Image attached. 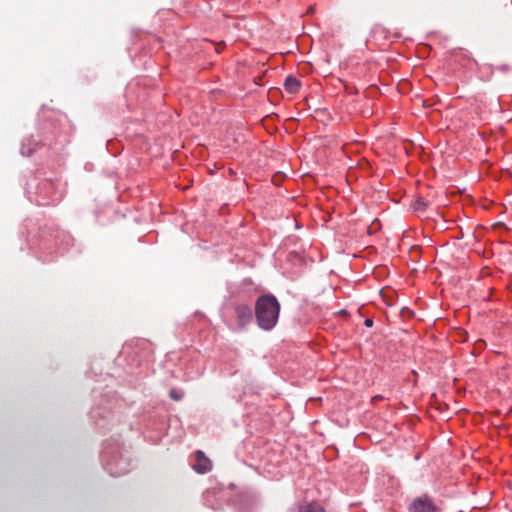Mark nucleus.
Segmentation results:
<instances>
[{
	"instance_id": "nucleus-1",
	"label": "nucleus",
	"mask_w": 512,
	"mask_h": 512,
	"mask_svg": "<svg viewBox=\"0 0 512 512\" xmlns=\"http://www.w3.org/2000/svg\"><path fill=\"white\" fill-rule=\"evenodd\" d=\"M280 305L273 295H263L255 305V315L258 325L264 330L272 329L277 321Z\"/></svg>"
},
{
	"instance_id": "nucleus-2",
	"label": "nucleus",
	"mask_w": 512,
	"mask_h": 512,
	"mask_svg": "<svg viewBox=\"0 0 512 512\" xmlns=\"http://www.w3.org/2000/svg\"><path fill=\"white\" fill-rule=\"evenodd\" d=\"M410 512H440V509L427 496L416 498L409 507Z\"/></svg>"
},
{
	"instance_id": "nucleus-3",
	"label": "nucleus",
	"mask_w": 512,
	"mask_h": 512,
	"mask_svg": "<svg viewBox=\"0 0 512 512\" xmlns=\"http://www.w3.org/2000/svg\"><path fill=\"white\" fill-rule=\"evenodd\" d=\"M235 314L238 320V325L243 328L245 325L252 321V311L246 304H238L235 306Z\"/></svg>"
},
{
	"instance_id": "nucleus-4",
	"label": "nucleus",
	"mask_w": 512,
	"mask_h": 512,
	"mask_svg": "<svg viewBox=\"0 0 512 512\" xmlns=\"http://www.w3.org/2000/svg\"><path fill=\"white\" fill-rule=\"evenodd\" d=\"M196 455V464L193 466V469L200 474H204L209 472L212 469V463L208 457L202 451H197Z\"/></svg>"
},
{
	"instance_id": "nucleus-5",
	"label": "nucleus",
	"mask_w": 512,
	"mask_h": 512,
	"mask_svg": "<svg viewBox=\"0 0 512 512\" xmlns=\"http://www.w3.org/2000/svg\"><path fill=\"white\" fill-rule=\"evenodd\" d=\"M301 83L295 77L289 76L284 82V87L290 94H296L300 89Z\"/></svg>"
},
{
	"instance_id": "nucleus-6",
	"label": "nucleus",
	"mask_w": 512,
	"mask_h": 512,
	"mask_svg": "<svg viewBox=\"0 0 512 512\" xmlns=\"http://www.w3.org/2000/svg\"><path fill=\"white\" fill-rule=\"evenodd\" d=\"M297 512H325V511L317 503H307V504L299 506Z\"/></svg>"
},
{
	"instance_id": "nucleus-7",
	"label": "nucleus",
	"mask_w": 512,
	"mask_h": 512,
	"mask_svg": "<svg viewBox=\"0 0 512 512\" xmlns=\"http://www.w3.org/2000/svg\"><path fill=\"white\" fill-rule=\"evenodd\" d=\"M428 206L429 203L423 198H418L413 204V208L417 212H424Z\"/></svg>"
},
{
	"instance_id": "nucleus-8",
	"label": "nucleus",
	"mask_w": 512,
	"mask_h": 512,
	"mask_svg": "<svg viewBox=\"0 0 512 512\" xmlns=\"http://www.w3.org/2000/svg\"><path fill=\"white\" fill-rule=\"evenodd\" d=\"M169 394H170V397H171L172 399L176 400V401H178V400H180V399H181V395H179V394L177 393V391H176V390H174V389H172V390L170 391V393H169Z\"/></svg>"
},
{
	"instance_id": "nucleus-9",
	"label": "nucleus",
	"mask_w": 512,
	"mask_h": 512,
	"mask_svg": "<svg viewBox=\"0 0 512 512\" xmlns=\"http://www.w3.org/2000/svg\"><path fill=\"white\" fill-rule=\"evenodd\" d=\"M364 324H365L366 327H372L373 320L372 319H366Z\"/></svg>"
}]
</instances>
